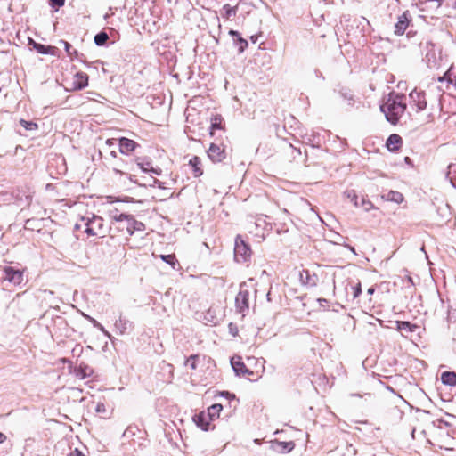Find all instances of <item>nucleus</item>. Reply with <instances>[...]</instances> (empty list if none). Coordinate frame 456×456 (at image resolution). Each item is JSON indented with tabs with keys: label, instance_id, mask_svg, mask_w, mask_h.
<instances>
[{
	"label": "nucleus",
	"instance_id": "obj_1",
	"mask_svg": "<svg viewBox=\"0 0 456 456\" xmlns=\"http://www.w3.org/2000/svg\"><path fill=\"white\" fill-rule=\"evenodd\" d=\"M406 110L404 96L399 94L390 93L386 102L380 106V110L385 114L388 122L395 125Z\"/></svg>",
	"mask_w": 456,
	"mask_h": 456
},
{
	"label": "nucleus",
	"instance_id": "obj_2",
	"mask_svg": "<svg viewBox=\"0 0 456 456\" xmlns=\"http://www.w3.org/2000/svg\"><path fill=\"white\" fill-rule=\"evenodd\" d=\"M85 228L88 236H103L106 232L104 220L102 216L94 214H87L80 218V223L76 224L75 229Z\"/></svg>",
	"mask_w": 456,
	"mask_h": 456
},
{
	"label": "nucleus",
	"instance_id": "obj_3",
	"mask_svg": "<svg viewBox=\"0 0 456 456\" xmlns=\"http://www.w3.org/2000/svg\"><path fill=\"white\" fill-rule=\"evenodd\" d=\"M247 229L258 242H261L270 232L271 227L263 216H258L255 221L248 223Z\"/></svg>",
	"mask_w": 456,
	"mask_h": 456
},
{
	"label": "nucleus",
	"instance_id": "obj_4",
	"mask_svg": "<svg viewBox=\"0 0 456 456\" xmlns=\"http://www.w3.org/2000/svg\"><path fill=\"white\" fill-rule=\"evenodd\" d=\"M251 248L240 236L235 239L234 257L237 262L244 263L251 257Z\"/></svg>",
	"mask_w": 456,
	"mask_h": 456
},
{
	"label": "nucleus",
	"instance_id": "obj_5",
	"mask_svg": "<svg viewBox=\"0 0 456 456\" xmlns=\"http://www.w3.org/2000/svg\"><path fill=\"white\" fill-rule=\"evenodd\" d=\"M409 98V104L411 108L416 110V112H420L426 110L428 102L426 99V94L423 91H419L415 88L410 93Z\"/></svg>",
	"mask_w": 456,
	"mask_h": 456
},
{
	"label": "nucleus",
	"instance_id": "obj_6",
	"mask_svg": "<svg viewBox=\"0 0 456 456\" xmlns=\"http://www.w3.org/2000/svg\"><path fill=\"white\" fill-rule=\"evenodd\" d=\"M0 277L14 285H20L23 281V273L12 266L0 267Z\"/></svg>",
	"mask_w": 456,
	"mask_h": 456
},
{
	"label": "nucleus",
	"instance_id": "obj_7",
	"mask_svg": "<svg viewBox=\"0 0 456 456\" xmlns=\"http://www.w3.org/2000/svg\"><path fill=\"white\" fill-rule=\"evenodd\" d=\"M346 197L350 200L355 208H362L365 212H369L375 208L373 203L368 199L362 197L360 200L354 191H346Z\"/></svg>",
	"mask_w": 456,
	"mask_h": 456
},
{
	"label": "nucleus",
	"instance_id": "obj_8",
	"mask_svg": "<svg viewBox=\"0 0 456 456\" xmlns=\"http://www.w3.org/2000/svg\"><path fill=\"white\" fill-rule=\"evenodd\" d=\"M124 225L122 227H119L120 229L126 228L127 233L131 236L136 231H144L145 225L143 223L136 220L134 216L127 215L126 216V218H124Z\"/></svg>",
	"mask_w": 456,
	"mask_h": 456
},
{
	"label": "nucleus",
	"instance_id": "obj_9",
	"mask_svg": "<svg viewBox=\"0 0 456 456\" xmlns=\"http://www.w3.org/2000/svg\"><path fill=\"white\" fill-rule=\"evenodd\" d=\"M249 292L240 286V291L235 298V305L239 312L243 313L249 307L248 304Z\"/></svg>",
	"mask_w": 456,
	"mask_h": 456
},
{
	"label": "nucleus",
	"instance_id": "obj_10",
	"mask_svg": "<svg viewBox=\"0 0 456 456\" xmlns=\"http://www.w3.org/2000/svg\"><path fill=\"white\" fill-rule=\"evenodd\" d=\"M231 365L238 376L253 375L254 371L248 369L240 356H233L231 359Z\"/></svg>",
	"mask_w": 456,
	"mask_h": 456
},
{
	"label": "nucleus",
	"instance_id": "obj_11",
	"mask_svg": "<svg viewBox=\"0 0 456 456\" xmlns=\"http://www.w3.org/2000/svg\"><path fill=\"white\" fill-rule=\"evenodd\" d=\"M29 45H32L33 48L41 54H49L55 56L57 55V48L51 45H45L39 43L35 42L33 39L29 38L28 41Z\"/></svg>",
	"mask_w": 456,
	"mask_h": 456
},
{
	"label": "nucleus",
	"instance_id": "obj_12",
	"mask_svg": "<svg viewBox=\"0 0 456 456\" xmlns=\"http://www.w3.org/2000/svg\"><path fill=\"white\" fill-rule=\"evenodd\" d=\"M208 155L213 162H220L225 158L224 150L214 143L210 145Z\"/></svg>",
	"mask_w": 456,
	"mask_h": 456
},
{
	"label": "nucleus",
	"instance_id": "obj_13",
	"mask_svg": "<svg viewBox=\"0 0 456 456\" xmlns=\"http://www.w3.org/2000/svg\"><path fill=\"white\" fill-rule=\"evenodd\" d=\"M119 142V151L122 154H129L130 152L134 151L135 148L138 146V144L131 139L121 137L118 139Z\"/></svg>",
	"mask_w": 456,
	"mask_h": 456
},
{
	"label": "nucleus",
	"instance_id": "obj_14",
	"mask_svg": "<svg viewBox=\"0 0 456 456\" xmlns=\"http://www.w3.org/2000/svg\"><path fill=\"white\" fill-rule=\"evenodd\" d=\"M193 420L199 428L205 431L208 430L210 422L213 421L206 411H201L195 415Z\"/></svg>",
	"mask_w": 456,
	"mask_h": 456
},
{
	"label": "nucleus",
	"instance_id": "obj_15",
	"mask_svg": "<svg viewBox=\"0 0 456 456\" xmlns=\"http://www.w3.org/2000/svg\"><path fill=\"white\" fill-rule=\"evenodd\" d=\"M299 280L303 285L309 287H314L318 282V277L315 274L310 273L308 270H302L299 273Z\"/></svg>",
	"mask_w": 456,
	"mask_h": 456
},
{
	"label": "nucleus",
	"instance_id": "obj_16",
	"mask_svg": "<svg viewBox=\"0 0 456 456\" xmlns=\"http://www.w3.org/2000/svg\"><path fill=\"white\" fill-rule=\"evenodd\" d=\"M407 12H403L398 17V20L395 25V34L403 35L409 26V17Z\"/></svg>",
	"mask_w": 456,
	"mask_h": 456
},
{
	"label": "nucleus",
	"instance_id": "obj_17",
	"mask_svg": "<svg viewBox=\"0 0 456 456\" xmlns=\"http://www.w3.org/2000/svg\"><path fill=\"white\" fill-rule=\"evenodd\" d=\"M88 86V76L85 72H77L73 78V89L81 90Z\"/></svg>",
	"mask_w": 456,
	"mask_h": 456
},
{
	"label": "nucleus",
	"instance_id": "obj_18",
	"mask_svg": "<svg viewBox=\"0 0 456 456\" xmlns=\"http://www.w3.org/2000/svg\"><path fill=\"white\" fill-rule=\"evenodd\" d=\"M403 141L396 134H390L387 140L386 146L389 151H395L402 146Z\"/></svg>",
	"mask_w": 456,
	"mask_h": 456
},
{
	"label": "nucleus",
	"instance_id": "obj_19",
	"mask_svg": "<svg viewBox=\"0 0 456 456\" xmlns=\"http://www.w3.org/2000/svg\"><path fill=\"white\" fill-rule=\"evenodd\" d=\"M189 166L192 168V174L194 177H200L203 174V170L201 168V159L194 156L189 160Z\"/></svg>",
	"mask_w": 456,
	"mask_h": 456
},
{
	"label": "nucleus",
	"instance_id": "obj_20",
	"mask_svg": "<svg viewBox=\"0 0 456 456\" xmlns=\"http://www.w3.org/2000/svg\"><path fill=\"white\" fill-rule=\"evenodd\" d=\"M92 373V369L86 364H80L74 370V374L78 379H85L86 378L89 377Z\"/></svg>",
	"mask_w": 456,
	"mask_h": 456
},
{
	"label": "nucleus",
	"instance_id": "obj_21",
	"mask_svg": "<svg viewBox=\"0 0 456 456\" xmlns=\"http://www.w3.org/2000/svg\"><path fill=\"white\" fill-rule=\"evenodd\" d=\"M136 163H137V166L142 169V172H145V173L151 172L157 175H159L161 174V169L152 167L150 161H141L140 159H137Z\"/></svg>",
	"mask_w": 456,
	"mask_h": 456
},
{
	"label": "nucleus",
	"instance_id": "obj_22",
	"mask_svg": "<svg viewBox=\"0 0 456 456\" xmlns=\"http://www.w3.org/2000/svg\"><path fill=\"white\" fill-rule=\"evenodd\" d=\"M114 326L119 334H125L130 327V322L120 315L115 322Z\"/></svg>",
	"mask_w": 456,
	"mask_h": 456
},
{
	"label": "nucleus",
	"instance_id": "obj_23",
	"mask_svg": "<svg viewBox=\"0 0 456 456\" xmlns=\"http://www.w3.org/2000/svg\"><path fill=\"white\" fill-rule=\"evenodd\" d=\"M126 216V214L119 213V210L116 208L108 210V216L115 223L122 224Z\"/></svg>",
	"mask_w": 456,
	"mask_h": 456
},
{
	"label": "nucleus",
	"instance_id": "obj_24",
	"mask_svg": "<svg viewBox=\"0 0 456 456\" xmlns=\"http://www.w3.org/2000/svg\"><path fill=\"white\" fill-rule=\"evenodd\" d=\"M441 381L444 385L455 386L456 385V373L452 371H444L441 375Z\"/></svg>",
	"mask_w": 456,
	"mask_h": 456
},
{
	"label": "nucleus",
	"instance_id": "obj_25",
	"mask_svg": "<svg viewBox=\"0 0 456 456\" xmlns=\"http://www.w3.org/2000/svg\"><path fill=\"white\" fill-rule=\"evenodd\" d=\"M237 10H238V6L235 5V6H232L230 4H224L223 6V12H222V17L224 18V19H231L232 17H235L236 16V13H237Z\"/></svg>",
	"mask_w": 456,
	"mask_h": 456
},
{
	"label": "nucleus",
	"instance_id": "obj_26",
	"mask_svg": "<svg viewBox=\"0 0 456 456\" xmlns=\"http://www.w3.org/2000/svg\"><path fill=\"white\" fill-rule=\"evenodd\" d=\"M446 178L453 187H456V163H452L448 166Z\"/></svg>",
	"mask_w": 456,
	"mask_h": 456
},
{
	"label": "nucleus",
	"instance_id": "obj_27",
	"mask_svg": "<svg viewBox=\"0 0 456 456\" xmlns=\"http://www.w3.org/2000/svg\"><path fill=\"white\" fill-rule=\"evenodd\" d=\"M222 410H223L222 404L215 403L208 408L207 414H209V417H211V419L214 420L219 417Z\"/></svg>",
	"mask_w": 456,
	"mask_h": 456
},
{
	"label": "nucleus",
	"instance_id": "obj_28",
	"mask_svg": "<svg viewBox=\"0 0 456 456\" xmlns=\"http://www.w3.org/2000/svg\"><path fill=\"white\" fill-rule=\"evenodd\" d=\"M387 200L393 201L395 203H402L403 196L399 191H390L387 195L383 196Z\"/></svg>",
	"mask_w": 456,
	"mask_h": 456
},
{
	"label": "nucleus",
	"instance_id": "obj_29",
	"mask_svg": "<svg viewBox=\"0 0 456 456\" xmlns=\"http://www.w3.org/2000/svg\"><path fill=\"white\" fill-rule=\"evenodd\" d=\"M229 34L233 37L234 38L236 37L237 40H238V45H239V51L241 53L244 51V49L248 46V42L247 40L243 39L242 37H240V34L239 32L235 31V30H230L229 31Z\"/></svg>",
	"mask_w": 456,
	"mask_h": 456
},
{
	"label": "nucleus",
	"instance_id": "obj_30",
	"mask_svg": "<svg viewBox=\"0 0 456 456\" xmlns=\"http://www.w3.org/2000/svg\"><path fill=\"white\" fill-rule=\"evenodd\" d=\"M108 39H109V36L107 33L100 32L95 35L94 40L95 45L102 46L107 42Z\"/></svg>",
	"mask_w": 456,
	"mask_h": 456
},
{
	"label": "nucleus",
	"instance_id": "obj_31",
	"mask_svg": "<svg viewBox=\"0 0 456 456\" xmlns=\"http://www.w3.org/2000/svg\"><path fill=\"white\" fill-rule=\"evenodd\" d=\"M20 124L24 129L28 131H36L38 128V126L37 123L32 121H27L25 119H20Z\"/></svg>",
	"mask_w": 456,
	"mask_h": 456
},
{
	"label": "nucleus",
	"instance_id": "obj_32",
	"mask_svg": "<svg viewBox=\"0 0 456 456\" xmlns=\"http://www.w3.org/2000/svg\"><path fill=\"white\" fill-rule=\"evenodd\" d=\"M447 80L449 84H452L454 86L455 92H456V77L453 76L451 72V69L448 70L443 77H439V81Z\"/></svg>",
	"mask_w": 456,
	"mask_h": 456
},
{
	"label": "nucleus",
	"instance_id": "obj_33",
	"mask_svg": "<svg viewBox=\"0 0 456 456\" xmlns=\"http://www.w3.org/2000/svg\"><path fill=\"white\" fill-rule=\"evenodd\" d=\"M86 448L79 449V448H69V452L67 453V456H86L85 453Z\"/></svg>",
	"mask_w": 456,
	"mask_h": 456
},
{
	"label": "nucleus",
	"instance_id": "obj_34",
	"mask_svg": "<svg viewBox=\"0 0 456 456\" xmlns=\"http://www.w3.org/2000/svg\"><path fill=\"white\" fill-rule=\"evenodd\" d=\"M160 258L165 261L166 263H167L168 265H172L173 268H175V265L176 264V259H175V255H161L160 256Z\"/></svg>",
	"mask_w": 456,
	"mask_h": 456
},
{
	"label": "nucleus",
	"instance_id": "obj_35",
	"mask_svg": "<svg viewBox=\"0 0 456 456\" xmlns=\"http://www.w3.org/2000/svg\"><path fill=\"white\" fill-rule=\"evenodd\" d=\"M397 329L400 330L412 331L411 325L408 322H397Z\"/></svg>",
	"mask_w": 456,
	"mask_h": 456
},
{
	"label": "nucleus",
	"instance_id": "obj_36",
	"mask_svg": "<svg viewBox=\"0 0 456 456\" xmlns=\"http://www.w3.org/2000/svg\"><path fill=\"white\" fill-rule=\"evenodd\" d=\"M344 272H345V269L344 267H336L334 268V271H333V273H332V276H333V283H335V280L336 278L338 277H340V276H343L344 275Z\"/></svg>",
	"mask_w": 456,
	"mask_h": 456
},
{
	"label": "nucleus",
	"instance_id": "obj_37",
	"mask_svg": "<svg viewBox=\"0 0 456 456\" xmlns=\"http://www.w3.org/2000/svg\"><path fill=\"white\" fill-rule=\"evenodd\" d=\"M196 359L197 355H191L185 362L186 365H189L191 370L196 369Z\"/></svg>",
	"mask_w": 456,
	"mask_h": 456
},
{
	"label": "nucleus",
	"instance_id": "obj_38",
	"mask_svg": "<svg viewBox=\"0 0 456 456\" xmlns=\"http://www.w3.org/2000/svg\"><path fill=\"white\" fill-rule=\"evenodd\" d=\"M61 43L64 45L65 51L67 52L69 56L71 57L73 53H77L76 50L74 52H71L72 46L69 42L61 40Z\"/></svg>",
	"mask_w": 456,
	"mask_h": 456
},
{
	"label": "nucleus",
	"instance_id": "obj_39",
	"mask_svg": "<svg viewBox=\"0 0 456 456\" xmlns=\"http://www.w3.org/2000/svg\"><path fill=\"white\" fill-rule=\"evenodd\" d=\"M221 122H222L221 117H215L212 119V123H211L212 129H220L221 128Z\"/></svg>",
	"mask_w": 456,
	"mask_h": 456
},
{
	"label": "nucleus",
	"instance_id": "obj_40",
	"mask_svg": "<svg viewBox=\"0 0 456 456\" xmlns=\"http://www.w3.org/2000/svg\"><path fill=\"white\" fill-rule=\"evenodd\" d=\"M113 172H114L115 174H117V175H121V176H123V175H124V176H126L127 179H129L131 182L135 183V181L134 180V175H132L126 174V173H124V172H122V171H120V170H118V169H117V168H113Z\"/></svg>",
	"mask_w": 456,
	"mask_h": 456
},
{
	"label": "nucleus",
	"instance_id": "obj_41",
	"mask_svg": "<svg viewBox=\"0 0 456 456\" xmlns=\"http://www.w3.org/2000/svg\"><path fill=\"white\" fill-rule=\"evenodd\" d=\"M49 4L52 7H61L65 4V0H49Z\"/></svg>",
	"mask_w": 456,
	"mask_h": 456
},
{
	"label": "nucleus",
	"instance_id": "obj_42",
	"mask_svg": "<svg viewBox=\"0 0 456 456\" xmlns=\"http://www.w3.org/2000/svg\"><path fill=\"white\" fill-rule=\"evenodd\" d=\"M279 444L281 446H282V448L284 450H287L288 452H290L294 447V444L291 442L290 443L280 442Z\"/></svg>",
	"mask_w": 456,
	"mask_h": 456
},
{
	"label": "nucleus",
	"instance_id": "obj_43",
	"mask_svg": "<svg viewBox=\"0 0 456 456\" xmlns=\"http://www.w3.org/2000/svg\"><path fill=\"white\" fill-rule=\"evenodd\" d=\"M354 289V297L356 298L360 296L362 292L361 284L358 283L356 286L353 287Z\"/></svg>",
	"mask_w": 456,
	"mask_h": 456
},
{
	"label": "nucleus",
	"instance_id": "obj_44",
	"mask_svg": "<svg viewBox=\"0 0 456 456\" xmlns=\"http://www.w3.org/2000/svg\"><path fill=\"white\" fill-rule=\"evenodd\" d=\"M84 316L86 320H88L94 325V327L100 326V322H98L94 318H93L87 314H84Z\"/></svg>",
	"mask_w": 456,
	"mask_h": 456
},
{
	"label": "nucleus",
	"instance_id": "obj_45",
	"mask_svg": "<svg viewBox=\"0 0 456 456\" xmlns=\"http://www.w3.org/2000/svg\"><path fill=\"white\" fill-rule=\"evenodd\" d=\"M95 411L99 413H102V412H105L106 411V409H105V405L104 403H98L96 407H95Z\"/></svg>",
	"mask_w": 456,
	"mask_h": 456
},
{
	"label": "nucleus",
	"instance_id": "obj_46",
	"mask_svg": "<svg viewBox=\"0 0 456 456\" xmlns=\"http://www.w3.org/2000/svg\"><path fill=\"white\" fill-rule=\"evenodd\" d=\"M98 330H100L106 337L110 338V334L109 331L105 330V328L100 323V326H96Z\"/></svg>",
	"mask_w": 456,
	"mask_h": 456
},
{
	"label": "nucleus",
	"instance_id": "obj_47",
	"mask_svg": "<svg viewBox=\"0 0 456 456\" xmlns=\"http://www.w3.org/2000/svg\"><path fill=\"white\" fill-rule=\"evenodd\" d=\"M98 330H100L106 337L110 338V334L109 331L105 330V328L100 323V326H96Z\"/></svg>",
	"mask_w": 456,
	"mask_h": 456
},
{
	"label": "nucleus",
	"instance_id": "obj_48",
	"mask_svg": "<svg viewBox=\"0 0 456 456\" xmlns=\"http://www.w3.org/2000/svg\"><path fill=\"white\" fill-rule=\"evenodd\" d=\"M152 183H153V185H158L159 188H162V183L160 181H159L158 179L153 178Z\"/></svg>",
	"mask_w": 456,
	"mask_h": 456
},
{
	"label": "nucleus",
	"instance_id": "obj_49",
	"mask_svg": "<svg viewBox=\"0 0 456 456\" xmlns=\"http://www.w3.org/2000/svg\"><path fill=\"white\" fill-rule=\"evenodd\" d=\"M318 302H319L320 306H323V307H324V304H327V300L324 298H319Z\"/></svg>",
	"mask_w": 456,
	"mask_h": 456
},
{
	"label": "nucleus",
	"instance_id": "obj_50",
	"mask_svg": "<svg viewBox=\"0 0 456 456\" xmlns=\"http://www.w3.org/2000/svg\"><path fill=\"white\" fill-rule=\"evenodd\" d=\"M429 1L432 2V3H435L437 8L440 7L441 4H442V1L441 0H429Z\"/></svg>",
	"mask_w": 456,
	"mask_h": 456
},
{
	"label": "nucleus",
	"instance_id": "obj_51",
	"mask_svg": "<svg viewBox=\"0 0 456 456\" xmlns=\"http://www.w3.org/2000/svg\"><path fill=\"white\" fill-rule=\"evenodd\" d=\"M5 439H6V436L4 433L0 432V444L4 442Z\"/></svg>",
	"mask_w": 456,
	"mask_h": 456
},
{
	"label": "nucleus",
	"instance_id": "obj_52",
	"mask_svg": "<svg viewBox=\"0 0 456 456\" xmlns=\"http://www.w3.org/2000/svg\"><path fill=\"white\" fill-rule=\"evenodd\" d=\"M106 143L109 145V146H112L114 144V139H108L106 141Z\"/></svg>",
	"mask_w": 456,
	"mask_h": 456
},
{
	"label": "nucleus",
	"instance_id": "obj_53",
	"mask_svg": "<svg viewBox=\"0 0 456 456\" xmlns=\"http://www.w3.org/2000/svg\"><path fill=\"white\" fill-rule=\"evenodd\" d=\"M222 395H225V396H227V397H228V396H231V395H230V393H229V392H223V393H222ZM232 398H234L235 396L232 395Z\"/></svg>",
	"mask_w": 456,
	"mask_h": 456
},
{
	"label": "nucleus",
	"instance_id": "obj_54",
	"mask_svg": "<svg viewBox=\"0 0 456 456\" xmlns=\"http://www.w3.org/2000/svg\"><path fill=\"white\" fill-rule=\"evenodd\" d=\"M264 362L265 361H261L259 363H260V367H261V371L263 372L264 371Z\"/></svg>",
	"mask_w": 456,
	"mask_h": 456
},
{
	"label": "nucleus",
	"instance_id": "obj_55",
	"mask_svg": "<svg viewBox=\"0 0 456 456\" xmlns=\"http://www.w3.org/2000/svg\"><path fill=\"white\" fill-rule=\"evenodd\" d=\"M374 293V289L373 288H370L368 289V294H373Z\"/></svg>",
	"mask_w": 456,
	"mask_h": 456
},
{
	"label": "nucleus",
	"instance_id": "obj_56",
	"mask_svg": "<svg viewBox=\"0 0 456 456\" xmlns=\"http://www.w3.org/2000/svg\"><path fill=\"white\" fill-rule=\"evenodd\" d=\"M110 155H111L113 158H116V157H117V153H116V151H112L110 152Z\"/></svg>",
	"mask_w": 456,
	"mask_h": 456
},
{
	"label": "nucleus",
	"instance_id": "obj_57",
	"mask_svg": "<svg viewBox=\"0 0 456 456\" xmlns=\"http://www.w3.org/2000/svg\"><path fill=\"white\" fill-rule=\"evenodd\" d=\"M348 248L351 250V252H353L354 254H356L354 248L348 246Z\"/></svg>",
	"mask_w": 456,
	"mask_h": 456
},
{
	"label": "nucleus",
	"instance_id": "obj_58",
	"mask_svg": "<svg viewBox=\"0 0 456 456\" xmlns=\"http://www.w3.org/2000/svg\"><path fill=\"white\" fill-rule=\"evenodd\" d=\"M254 360H255V358H250V357L248 358V362H251V361H254Z\"/></svg>",
	"mask_w": 456,
	"mask_h": 456
}]
</instances>
